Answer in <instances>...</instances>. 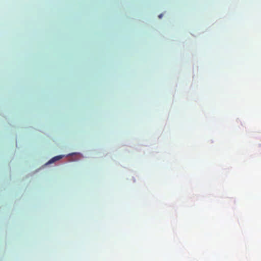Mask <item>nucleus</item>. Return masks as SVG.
I'll return each mask as SVG.
<instances>
[{
    "label": "nucleus",
    "mask_w": 261,
    "mask_h": 261,
    "mask_svg": "<svg viewBox=\"0 0 261 261\" xmlns=\"http://www.w3.org/2000/svg\"><path fill=\"white\" fill-rule=\"evenodd\" d=\"M162 14H161V15H159V17H160V18H161V17H162Z\"/></svg>",
    "instance_id": "2"
},
{
    "label": "nucleus",
    "mask_w": 261,
    "mask_h": 261,
    "mask_svg": "<svg viewBox=\"0 0 261 261\" xmlns=\"http://www.w3.org/2000/svg\"><path fill=\"white\" fill-rule=\"evenodd\" d=\"M62 155H58V156H55L53 158H52L49 162H48V163H52L53 162H54L55 161H57V160H60V159L62 158Z\"/></svg>",
    "instance_id": "1"
}]
</instances>
